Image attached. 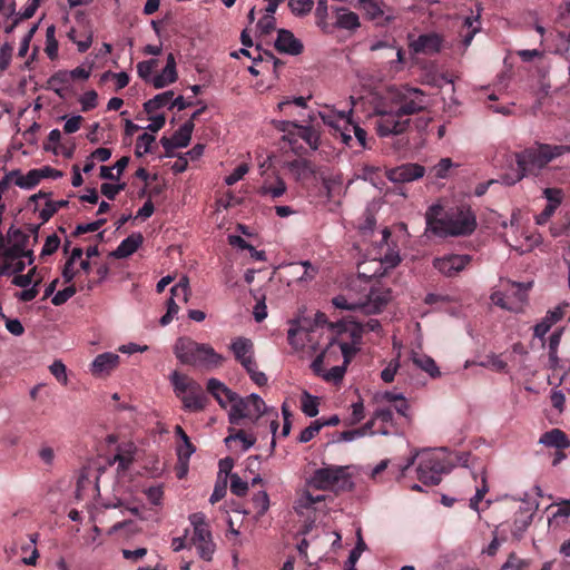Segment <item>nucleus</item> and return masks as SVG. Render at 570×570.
<instances>
[{"label":"nucleus","mask_w":570,"mask_h":570,"mask_svg":"<svg viewBox=\"0 0 570 570\" xmlns=\"http://www.w3.org/2000/svg\"><path fill=\"white\" fill-rule=\"evenodd\" d=\"M323 428L320 420L312 422L307 428H305L298 435V441L301 443L309 442Z\"/></svg>","instance_id":"nucleus-55"},{"label":"nucleus","mask_w":570,"mask_h":570,"mask_svg":"<svg viewBox=\"0 0 570 570\" xmlns=\"http://www.w3.org/2000/svg\"><path fill=\"white\" fill-rule=\"evenodd\" d=\"M232 351L237 358L242 363V365L250 366L254 362L253 355V343L249 338L246 337H237L232 343Z\"/></svg>","instance_id":"nucleus-26"},{"label":"nucleus","mask_w":570,"mask_h":570,"mask_svg":"<svg viewBox=\"0 0 570 570\" xmlns=\"http://www.w3.org/2000/svg\"><path fill=\"white\" fill-rule=\"evenodd\" d=\"M556 507L557 510L552 513L550 522L559 518L567 519L568 517H570V499L561 500L560 502L556 503Z\"/></svg>","instance_id":"nucleus-64"},{"label":"nucleus","mask_w":570,"mask_h":570,"mask_svg":"<svg viewBox=\"0 0 570 570\" xmlns=\"http://www.w3.org/2000/svg\"><path fill=\"white\" fill-rule=\"evenodd\" d=\"M470 262L469 255L449 254L434 258L433 266L444 276L452 277L463 271Z\"/></svg>","instance_id":"nucleus-15"},{"label":"nucleus","mask_w":570,"mask_h":570,"mask_svg":"<svg viewBox=\"0 0 570 570\" xmlns=\"http://www.w3.org/2000/svg\"><path fill=\"white\" fill-rule=\"evenodd\" d=\"M417 479L425 485H435L441 481V475L446 471L445 463L440 454L423 452L417 465Z\"/></svg>","instance_id":"nucleus-12"},{"label":"nucleus","mask_w":570,"mask_h":570,"mask_svg":"<svg viewBox=\"0 0 570 570\" xmlns=\"http://www.w3.org/2000/svg\"><path fill=\"white\" fill-rule=\"evenodd\" d=\"M40 199H45V206L39 210V217L43 222H48L61 207H65L68 205V200L61 199L53 202L50 199V194L45 191H39L37 194H33L30 197V202H33L38 204Z\"/></svg>","instance_id":"nucleus-24"},{"label":"nucleus","mask_w":570,"mask_h":570,"mask_svg":"<svg viewBox=\"0 0 570 570\" xmlns=\"http://www.w3.org/2000/svg\"><path fill=\"white\" fill-rule=\"evenodd\" d=\"M76 287L73 285H70L61 291H58L51 302L53 305L59 306L65 304L69 298H71L76 294Z\"/></svg>","instance_id":"nucleus-62"},{"label":"nucleus","mask_w":570,"mask_h":570,"mask_svg":"<svg viewBox=\"0 0 570 570\" xmlns=\"http://www.w3.org/2000/svg\"><path fill=\"white\" fill-rule=\"evenodd\" d=\"M297 135L312 148L317 149L320 136L311 126H298Z\"/></svg>","instance_id":"nucleus-46"},{"label":"nucleus","mask_w":570,"mask_h":570,"mask_svg":"<svg viewBox=\"0 0 570 570\" xmlns=\"http://www.w3.org/2000/svg\"><path fill=\"white\" fill-rule=\"evenodd\" d=\"M307 485L317 490L345 491L353 488L347 466L328 465L317 469L307 481Z\"/></svg>","instance_id":"nucleus-9"},{"label":"nucleus","mask_w":570,"mask_h":570,"mask_svg":"<svg viewBox=\"0 0 570 570\" xmlns=\"http://www.w3.org/2000/svg\"><path fill=\"white\" fill-rule=\"evenodd\" d=\"M480 365L483 367L491 368L495 372H504L507 368L505 362L497 355H489L487 358L482 362H480Z\"/></svg>","instance_id":"nucleus-60"},{"label":"nucleus","mask_w":570,"mask_h":570,"mask_svg":"<svg viewBox=\"0 0 570 570\" xmlns=\"http://www.w3.org/2000/svg\"><path fill=\"white\" fill-rule=\"evenodd\" d=\"M528 563L520 559L514 552H511L500 570H524Z\"/></svg>","instance_id":"nucleus-57"},{"label":"nucleus","mask_w":570,"mask_h":570,"mask_svg":"<svg viewBox=\"0 0 570 570\" xmlns=\"http://www.w3.org/2000/svg\"><path fill=\"white\" fill-rule=\"evenodd\" d=\"M352 413L348 416V424L354 425L361 422L365 417V407L362 399L351 404Z\"/></svg>","instance_id":"nucleus-51"},{"label":"nucleus","mask_w":570,"mask_h":570,"mask_svg":"<svg viewBox=\"0 0 570 570\" xmlns=\"http://www.w3.org/2000/svg\"><path fill=\"white\" fill-rule=\"evenodd\" d=\"M562 330L554 331L548 341V354L549 362L552 367H556L559 363L558 348L561 342Z\"/></svg>","instance_id":"nucleus-42"},{"label":"nucleus","mask_w":570,"mask_h":570,"mask_svg":"<svg viewBox=\"0 0 570 570\" xmlns=\"http://www.w3.org/2000/svg\"><path fill=\"white\" fill-rule=\"evenodd\" d=\"M177 80L176 60L173 53L167 56V63L159 75H156L150 79V83L156 88L160 89Z\"/></svg>","instance_id":"nucleus-25"},{"label":"nucleus","mask_w":570,"mask_h":570,"mask_svg":"<svg viewBox=\"0 0 570 570\" xmlns=\"http://www.w3.org/2000/svg\"><path fill=\"white\" fill-rule=\"evenodd\" d=\"M400 368L399 356L391 360L387 365L381 371L380 377L385 383L394 381L397 370Z\"/></svg>","instance_id":"nucleus-50"},{"label":"nucleus","mask_w":570,"mask_h":570,"mask_svg":"<svg viewBox=\"0 0 570 570\" xmlns=\"http://www.w3.org/2000/svg\"><path fill=\"white\" fill-rule=\"evenodd\" d=\"M120 362V357L116 353L106 352L97 355L91 365L90 371L95 376H102L114 371Z\"/></svg>","instance_id":"nucleus-23"},{"label":"nucleus","mask_w":570,"mask_h":570,"mask_svg":"<svg viewBox=\"0 0 570 570\" xmlns=\"http://www.w3.org/2000/svg\"><path fill=\"white\" fill-rule=\"evenodd\" d=\"M520 240L513 247L519 253H528L541 244V236L535 233H523Z\"/></svg>","instance_id":"nucleus-38"},{"label":"nucleus","mask_w":570,"mask_h":570,"mask_svg":"<svg viewBox=\"0 0 570 570\" xmlns=\"http://www.w3.org/2000/svg\"><path fill=\"white\" fill-rule=\"evenodd\" d=\"M174 353L181 363L194 366L213 367L220 364L223 360L210 345L198 343L186 336L176 341Z\"/></svg>","instance_id":"nucleus-8"},{"label":"nucleus","mask_w":570,"mask_h":570,"mask_svg":"<svg viewBox=\"0 0 570 570\" xmlns=\"http://www.w3.org/2000/svg\"><path fill=\"white\" fill-rule=\"evenodd\" d=\"M29 236L11 226L6 236L0 235V277L21 273L33 263V253L27 248Z\"/></svg>","instance_id":"nucleus-5"},{"label":"nucleus","mask_w":570,"mask_h":570,"mask_svg":"<svg viewBox=\"0 0 570 570\" xmlns=\"http://www.w3.org/2000/svg\"><path fill=\"white\" fill-rule=\"evenodd\" d=\"M307 100H308V98H305L302 96L295 97V98H284L283 100H281L277 104V109L279 111H285V112H287V109L291 106H296L298 108L305 109L307 107Z\"/></svg>","instance_id":"nucleus-54"},{"label":"nucleus","mask_w":570,"mask_h":570,"mask_svg":"<svg viewBox=\"0 0 570 570\" xmlns=\"http://www.w3.org/2000/svg\"><path fill=\"white\" fill-rule=\"evenodd\" d=\"M382 401L389 403L400 415L409 416V404L402 394H382Z\"/></svg>","instance_id":"nucleus-39"},{"label":"nucleus","mask_w":570,"mask_h":570,"mask_svg":"<svg viewBox=\"0 0 570 570\" xmlns=\"http://www.w3.org/2000/svg\"><path fill=\"white\" fill-rule=\"evenodd\" d=\"M209 402L207 394H181V403L188 412L203 411Z\"/></svg>","instance_id":"nucleus-34"},{"label":"nucleus","mask_w":570,"mask_h":570,"mask_svg":"<svg viewBox=\"0 0 570 570\" xmlns=\"http://www.w3.org/2000/svg\"><path fill=\"white\" fill-rule=\"evenodd\" d=\"M320 399L312 394H304L301 400V409L304 414L314 417L318 414Z\"/></svg>","instance_id":"nucleus-45"},{"label":"nucleus","mask_w":570,"mask_h":570,"mask_svg":"<svg viewBox=\"0 0 570 570\" xmlns=\"http://www.w3.org/2000/svg\"><path fill=\"white\" fill-rule=\"evenodd\" d=\"M424 167L417 164H404L386 171V177L393 183H410L423 177Z\"/></svg>","instance_id":"nucleus-19"},{"label":"nucleus","mask_w":570,"mask_h":570,"mask_svg":"<svg viewBox=\"0 0 570 570\" xmlns=\"http://www.w3.org/2000/svg\"><path fill=\"white\" fill-rule=\"evenodd\" d=\"M321 336L317 327H312L311 321L302 318L293 321L288 330V342L295 350H304L307 346V337Z\"/></svg>","instance_id":"nucleus-14"},{"label":"nucleus","mask_w":570,"mask_h":570,"mask_svg":"<svg viewBox=\"0 0 570 570\" xmlns=\"http://www.w3.org/2000/svg\"><path fill=\"white\" fill-rule=\"evenodd\" d=\"M352 108L347 111H338L328 105L318 110V117L322 121L333 130L335 136L341 138L343 144L347 146L352 141Z\"/></svg>","instance_id":"nucleus-11"},{"label":"nucleus","mask_w":570,"mask_h":570,"mask_svg":"<svg viewBox=\"0 0 570 570\" xmlns=\"http://www.w3.org/2000/svg\"><path fill=\"white\" fill-rule=\"evenodd\" d=\"M409 48L413 53L434 55L441 50L442 38L438 33L421 35L415 39L409 37Z\"/></svg>","instance_id":"nucleus-17"},{"label":"nucleus","mask_w":570,"mask_h":570,"mask_svg":"<svg viewBox=\"0 0 570 570\" xmlns=\"http://www.w3.org/2000/svg\"><path fill=\"white\" fill-rule=\"evenodd\" d=\"M60 245V239L56 234H51L46 238V242L41 248L40 256L46 257L53 254Z\"/></svg>","instance_id":"nucleus-61"},{"label":"nucleus","mask_w":570,"mask_h":570,"mask_svg":"<svg viewBox=\"0 0 570 570\" xmlns=\"http://www.w3.org/2000/svg\"><path fill=\"white\" fill-rule=\"evenodd\" d=\"M543 196L547 199V205L534 218L538 225H544L548 223L563 199V193L559 188H546L543 190Z\"/></svg>","instance_id":"nucleus-21"},{"label":"nucleus","mask_w":570,"mask_h":570,"mask_svg":"<svg viewBox=\"0 0 570 570\" xmlns=\"http://www.w3.org/2000/svg\"><path fill=\"white\" fill-rule=\"evenodd\" d=\"M480 17H481V9L478 8V11L475 14L465 17V19L463 21V26L469 30V32L463 37V40H462L464 49H466L471 45L474 36L481 29Z\"/></svg>","instance_id":"nucleus-33"},{"label":"nucleus","mask_w":570,"mask_h":570,"mask_svg":"<svg viewBox=\"0 0 570 570\" xmlns=\"http://www.w3.org/2000/svg\"><path fill=\"white\" fill-rule=\"evenodd\" d=\"M379 236V239H375L368 249V258L358 265V276L362 278L383 277L399 266L402 261L397 245L390 242V229L383 228Z\"/></svg>","instance_id":"nucleus-3"},{"label":"nucleus","mask_w":570,"mask_h":570,"mask_svg":"<svg viewBox=\"0 0 570 570\" xmlns=\"http://www.w3.org/2000/svg\"><path fill=\"white\" fill-rule=\"evenodd\" d=\"M528 288L529 286L522 283H512V289L515 291V295L518 296L517 299L510 301V296H508L505 289L493 292L490 298L494 305L500 306L501 308L511 312H519L527 301Z\"/></svg>","instance_id":"nucleus-13"},{"label":"nucleus","mask_w":570,"mask_h":570,"mask_svg":"<svg viewBox=\"0 0 570 570\" xmlns=\"http://www.w3.org/2000/svg\"><path fill=\"white\" fill-rule=\"evenodd\" d=\"M155 141V136L144 132L137 138L136 142V154L138 156H142L145 154L150 153L151 145Z\"/></svg>","instance_id":"nucleus-49"},{"label":"nucleus","mask_w":570,"mask_h":570,"mask_svg":"<svg viewBox=\"0 0 570 570\" xmlns=\"http://www.w3.org/2000/svg\"><path fill=\"white\" fill-rule=\"evenodd\" d=\"M194 122L193 120H188L184 122L171 137H163L160 142L166 150V154L169 156L174 149L185 148L189 145L191 135L194 131Z\"/></svg>","instance_id":"nucleus-16"},{"label":"nucleus","mask_w":570,"mask_h":570,"mask_svg":"<svg viewBox=\"0 0 570 570\" xmlns=\"http://www.w3.org/2000/svg\"><path fill=\"white\" fill-rule=\"evenodd\" d=\"M249 171V166L247 164H240L237 166L234 171L226 176L224 181L227 186H233L237 181L244 178V176Z\"/></svg>","instance_id":"nucleus-59"},{"label":"nucleus","mask_w":570,"mask_h":570,"mask_svg":"<svg viewBox=\"0 0 570 570\" xmlns=\"http://www.w3.org/2000/svg\"><path fill=\"white\" fill-rule=\"evenodd\" d=\"M358 8L364 16L377 26L389 23L393 17L385 11V4L381 0H357Z\"/></svg>","instance_id":"nucleus-18"},{"label":"nucleus","mask_w":570,"mask_h":570,"mask_svg":"<svg viewBox=\"0 0 570 570\" xmlns=\"http://www.w3.org/2000/svg\"><path fill=\"white\" fill-rule=\"evenodd\" d=\"M173 97H174V92L171 90L156 95L153 99H149L148 101L145 102V105H144L145 111L150 114V112H155L156 110H158L165 106H170V104L173 101Z\"/></svg>","instance_id":"nucleus-37"},{"label":"nucleus","mask_w":570,"mask_h":570,"mask_svg":"<svg viewBox=\"0 0 570 570\" xmlns=\"http://www.w3.org/2000/svg\"><path fill=\"white\" fill-rule=\"evenodd\" d=\"M58 41L56 39V27L50 24L46 30V47L45 52L50 60H55L58 57Z\"/></svg>","instance_id":"nucleus-43"},{"label":"nucleus","mask_w":570,"mask_h":570,"mask_svg":"<svg viewBox=\"0 0 570 570\" xmlns=\"http://www.w3.org/2000/svg\"><path fill=\"white\" fill-rule=\"evenodd\" d=\"M426 106V96L417 88H390L374 108L377 135L387 137L403 134L410 126L409 116L422 111Z\"/></svg>","instance_id":"nucleus-1"},{"label":"nucleus","mask_w":570,"mask_h":570,"mask_svg":"<svg viewBox=\"0 0 570 570\" xmlns=\"http://www.w3.org/2000/svg\"><path fill=\"white\" fill-rule=\"evenodd\" d=\"M230 491L237 497H244L248 491V483L242 480L238 474L233 473L230 474Z\"/></svg>","instance_id":"nucleus-52"},{"label":"nucleus","mask_w":570,"mask_h":570,"mask_svg":"<svg viewBox=\"0 0 570 570\" xmlns=\"http://www.w3.org/2000/svg\"><path fill=\"white\" fill-rule=\"evenodd\" d=\"M233 441H239L242 443V450L247 451L254 445L256 439L245 433L243 430L234 431V429H229V435L225 439V443L229 446Z\"/></svg>","instance_id":"nucleus-40"},{"label":"nucleus","mask_w":570,"mask_h":570,"mask_svg":"<svg viewBox=\"0 0 570 570\" xmlns=\"http://www.w3.org/2000/svg\"><path fill=\"white\" fill-rule=\"evenodd\" d=\"M568 151H570V148L561 145H538L522 153L514 154L512 157L517 164V169H513L512 173L504 174L501 180L505 185H514L527 174L543 168L552 159Z\"/></svg>","instance_id":"nucleus-6"},{"label":"nucleus","mask_w":570,"mask_h":570,"mask_svg":"<svg viewBox=\"0 0 570 570\" xmlns=\"http://www.w3.org/2000/svg\"><path fill=\"white\" fill-rule=\"evenodd\" d=\"M158 60L157 59H149L146 61H140L137 65V73L138 76L144 79L147 82H150V79H153V71L157 67Z\"/></svg>","instance_id":"nucleus-48"},{"label":"nucleus","mask_w":570,"mask_h":570,"mask_svg":"<svg viewBox=\"0 0 570 570\" xmlns=\"http://www.w3.org/2000/svg\"><path fill=\"white\" fill-rule=\"evenodd\" d=\"M539 443L549 446L563 450L570 446V441L566 433L560 429H552L540 436Z\"/></svg>","instance_id":"nucleus-30"},{"label":"nucleus","mask_w":570,"mask_h":570,"mask_svg":"<svg viewBox=\"0 0 570 570\" xmlns=\"http://www.w3.org/2000/svg\"><path fill=\"white\" fill-rule=\"evenodd\" d=\"M440 205L429 208L425 215L428 229L438 236H466L476 228V217L470 206L461 205L448 210L439 218Z\"/></svg>","instance_id":"nucleus-4"},{"label":"nucleus","mask_w":570,"mask_h":570,"mask_svg":"<svg viewBox=\"0 0 570 570\" xmlns=\"http://www.w3.org/2000/svg\"><path fill=\"white\" fill-rule=\"evenodd\" d=\"M276 19L272 14H264L257 22V29L262 35H269L275 29Z\"/></svg>","instance_id":"nucleus-63"},{"label":"nucleus","mask_w":570,"mask_h":570,"mask_svg":"<svg viewBox=\"0 0 570 570\" xmlns=\"http://www.w3.org/2000/svg\"><path fill=\"white\" fill-rule=\"evenodd\" d=\"M189 521L193 525L191 544L196 548L200 559L207 562L212 561L216 544L206 522V515L203 512H196L189 515Z\"/></svg>","instance_id":"nucleus-10"},{"label":"nucleus","mask_w":570,"mask_h":570,"mask_svg":"<svg viewBox=\"0 0 570 570\" xmlns=\"http://www.w3.org/2000/svg\"><path fill=\"white\" fill-rule=\"evenodd\" d=\"M288 6L296 16H304L311 12L313 8L312 0H289Z\"/></svg>","instance_id":"nucleus-56"},{"label":"nucleus","mask_w":570,"mask_h":570,"mask_svg":"<svg viewBox=\"0 0 570 570\" xmlns=\"http://www.w3.org/2000/svg\"><path fill=\"white\" fill-rule=\"evenodd\" d=\"M370 49L372 51H376V50H380V49H387L390 50L392 53L395 55V61H391V65H397L396 67V70H400L401 69V65L403 63L404 61V56H403V50L399 47H395L394 45L392 43H387V42H384V41H375L371 45Z\"/></svg>","instance_id":"nucleus-44"},{"label":"nucleus","mask_w":570,"mask_h":570,"mask_svg":"<svg viewBox=\"0 0 570 570\" xmlns=\"http://www.w3.org/2000/svg\"><path fill=\"white\" fill-rule=\"evenodd\" d=\"M253 504L259 517L264 515L269 508V498L267 492L261 491L253 497Z\"/></svg>","instance_id":"nucleus-53"},{"label":"nucleus","mask_w":570,"mask_h":570,"mask_svg":"<svg viewBox=\"0 0 570 570\" xmlns=\"http://www.w3.org/2000/svg\"><path fill=\"white\" fill-rule=\"evenodd\" d=\"M391 299V291L386 287H371L366 299L363 301L362 312L366 314L379 313Z\"/></svg>","instance_id":"nucleus-20"},{"label":"nucleus","mask_w":570,"mask_h":570,"mask_svg":"<svg viewBox=\"0 0 570 570\" xmlns=\"http://www.w3.org/2000/svg\"><path fill=\"white\" fill-rule=\"evenodd\" d=\"M82 256V249L80 247H75L71 250V254L69 258L67 259L63 269H62V277L66 283H70L76 275L79 273V269L77 268V262Z\"/></svg>","instance_id":"nucleus-35"},{"label":"nucleus","mask_w":570,"mask_h":570,"mask_svg":"<svg viewBox=\"0 0 570 570\" xmlns=\"http://www.w3.org/2000/svg\"><path fill=\"white\" fill-rule=\"evenodd\" d=\"M286 184L278 175L273 179H265L258 188V194L271 200L282 197L286 193Z\"/></svg>","instance_id":"nucleus-28"},{"label":"nucleus","mask_w":570,"mask_h":570,"mask_svg":"<svg viewBox=\"0 0 570 570\" xmlns=\"http://www.w3.org/2000/svg\"><path fill=\"white\" fill-rule=\"evenodd\" d=\"M170 382L176 392H197L199 390L195 381L177 371L170 374Z\"/></svg>","instance_id":"nucleus-36"},{"label":"nucleus","mask_w":570,"mask_h":570,"mask_svg":"<svg viewBox=\"0 0 570 570\" xmlns=\"http://www.w3.org/2000/svg\"><path fill=\"white\" fill-rule=\"evenodd\" d=\"M275 48L282 53L297 56L303 51V43L292 31L279 29L275 40Z\"/></svg>","instance_id":"nucleus-22"},{"label":"nucleus","mask_w":570,"mask_h":570,"mask_svg":"<svg viewBox=\"0 0 570 570\" xmlns=\"http://www.w3.org/2000/svg\"><path fill=\"white\" fill-rule=\"evenodd\" d=\"M142 235L140 233H134L125 238L114 252V256L117 258H126L134 254L139 246L142 244Z\"/></svg>","instance_id":"nucleus-31"},{"label":"nucleus","mask_w":570,"mask_h":570,"mask_svg":"<svg viewBox=\"0 0 570 570\" xmlns=\"http://www.w3.org/2000/svg\"><path fill=\"white\" fill-rule=\"evenodd\" d=\"M224 409L230 406L228 419L232 424H239L242 420H257L267 412L265 402L258 394H213Z\"/></svg>","instance_id":"nucleus-7"},{"label":"nucleus","mask_w":570,"mask_h":570,"mask_svg":"<svg viewBox=\"0 0 570 570\" xmlns=\"http://www.w3.org/2000/svg\"><path fill=\"white\" fill-rule=\"evenodd\" d=\"M175 434L180 439L181 443L177 445L178 462H188L195 452V446L190 442L188 435L180 425L175 426Z\"/></svg>","instance_id":"nucleus-32"},{"label":"nucleus","mask_w":570,"mask_h":570,"mask_svg":"<svg viewBox=\"0 0 570 570\" xmlns=\"http://www.w3.org/2000/svg\"><path fill=\"white\" fill-rule=\"evenodd\" d=\"M351 342L331 340L326 348L313 361L312 368L316 375L326 382L337 383L345 373L346 364L358 350L361 343V330H351Z\"/></svg>","instance_id":"nucleus-2"},{"label":"nucleus","mask_w":570,"mask_h":570,"mask_svg":"<svg viewBox=\"0 0 570 570\" xmlns=\"http://www.w3.org/2000/svg\"><path fill=\"white\" fill-rule=\"evenodd\" d=\"M40 181V170L31 169L27 174H22L21 189H32Z\"/></svg>","instance_id":"nucleus-58"},{"label":"nucleus","mask_w":570,"mask_h":570,"mask_svg":"<svg viewBox=\"0 0 570 570\" xmlns=\"http://www.w3.org/2000/svg\"><path fill=\"white\" fill-rule=\"evenodd\" d=\"M410 360L416 367L425 372L430 377L438 379L441 376V371L431 356L412 351L410 354Z\"/></svg>","instance_id":"nucleus-29"},{"label":"nucleus","mask_w":570,"mask_h":570,"mask_svg":"<svg viewBox=\"0 0 570 570\" xmlns=\"http://www.w3.org/2000/svg\"><path fill=\"white\" fill-rule=\"evenodd\" d=\"M333 305L336 308L345 309V311H362L363 299H351L345 295H338L333 298Z\"/></svg>","instance_id":"nucleus-47"},{"label":"nucleus","mask_w":570,"mask_h":570,"mask_svg":"<svg viewBox=\"0 0 570 570\" xmlns=\"http://www.w3.org/2000/svg\"><path fill=\"white\" fill-rule=\"evenodd\" d=\"M336 21L335 27L338 29L354 31L360 28V17L357 13L344 7L333 8Z\"/></svg>","instance_id":"nucleus-27"},{"label":"nucleus","mask_w":570,"mask_h":570,"mask_svg":"<svg viewBox=\"0 0 570 570\" xmlns=\"http://www.w3.org/2000/svg\"><path fill=\"white\" fill-rule=\"evenodd\" d=\"M288 170L297 180L305 179L312 174L311 165L305 159L291 161L288 164Z\"/></svg>","instance_id":"nucleus-41"}]
</instances>
